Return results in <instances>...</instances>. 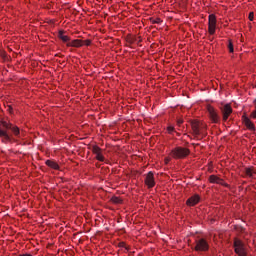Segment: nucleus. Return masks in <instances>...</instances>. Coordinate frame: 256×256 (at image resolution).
I'll list each match as a JSON object with an SVG mask.
<instances>
[{
    "mask_svg": "<svg viewBox=\"0 0 256 256\" xmlns=\"http://www.w3.org/2000/svg\"><path fill=\"white\" fill-rule=\"evenodd\" d=\"M191 127H192V131H193L195 137L201 135V126H200L199 121L193 120L191 122Z\"/></svg>",
    "mask_w": 256,
    "mask_h": 256,
    "instance_id": "9b49d317",
    "label": "nucleus"
},
{
    "mask_svg": "<svg viewBox=\"0 0 256 256\" xmlns=\"http://www.w3.org/2000/svg\"><path fill=\"white\" fill-rule=\"evenodd\" d=\"M45 165L50 167V169H54L55 171H59V164L53 160H46Z\"/></svg>",
    "mask_w": 256,
    "mask_h": 256,
    "instance_id": "f3484780",
    "label": "nucleus"
},
{
    "mask_svg": "<svg viewBox=\"0 0 256 256\" xmlns=\"http://www.w3.org/2000/svg\"><path fill=\"white\" fill-rule=\"evenodd\" d=\"M89 45H91V40H83V46L89 47Z\"/></svg>",
    "mask_w": 256,
    "mask_h": 256,
    "instance_id": "412c9836",
    "label": "nucleus"
},
{
    "mask_svg": "<svg viewBox=\"0 0 256 256\" xmlns=\"http://www.w3.org/2000/svg\"><path fill=\"white\" fill-rule=\"evenodd\" d=\"M254 17H255V14L253 12H250L248 16L249 21H253Z\"/></svg>",
    "mask_w": 256,
    "mask_h": 256,
    "instance_id": "5701e85b",
    "label": "nucleus"
},
{
    "mask_svg": "<svg viewBox=\"0 0 256 256\" xmlns=\"http://www.w3.org/2000/svg\"><path fill=\"white\" fill-rule=\"evenodd\" d=\"M92 153L95 155L97 161H100L101 163L105 161V156H103V150L99 146L94 145L92 147Z\"/></svg>",
    "mask_w": 256,
    "mask_h": 256,
    "instance_id": "1a4fd4ad",
    "label": "nucleus"
},
{
    "mask_svg": "<svg viewBox=\"0 0 256 256\" xmlns=\"http://www.w3.org/2000/svg\"><path fill=\"white\" fill-rule=\"evenodd\" d=\"M228 49H229L230 53H233V51H234V49H233V42L231 40H229Z\"/></svg>",
    "mask_w": 256,
    "mask_h": 256,
    "instance_id": "aec40b11",
    "label": "nucleus"
},
{
    "mask_svg": "<svg viewBox=\"0 0 256 256\" xmlns=\"http://www.w3.org/2000/svg\"><path fill=\"white\" fill-rule=\"evenodd\" d=\"M251 119H256V110L252 111L250 114Z\"/></svg>",
    "mask_w": 256,
    "mask_h": 256,
    "instance_id": "393cba45",
    "label": "nucleus"
},
{
    "mask_svg": "<svg viewBox=\"0 0 256 256\" xmlns=\"http://www.w3.org/2000/svg\"><path fill=\"white\" fill-rule=\"evenodd\" d=\"M242 121L246 129H248L249 131H255V124L251 121V119H249V117H247V115L244 114L242 116Z\"/></svg>",
    "mask_w": 256,
    "mask_h": 256,
    "instance_id": "9d476101",
    "label": "nucleus"
},
{
    "mask_svg": "<svg viewBox=\"0 0 256 256\" xmlns=\"http://www.w3.org/2000/svg\"><path fill=\"white\" fill-rule=\"evenodd\" d=\"M7 111H8V113H10V115H13V107L12 106H8Z\"/></svg>",
    "mask_w": 256,
    "mask_h": 256,
    "instance_id": "b1692460",
    "label": "nucleus"
},
{
    "mask_svg": "<svg viewBox=\"0 0 256 256\" xmlns=\"http://www.w3.org/2000/svg\"><path fill=\"white\" fill-rule=\"evenodd\" d=\"M67 47H83V40L81 39H74L66 44Z\"/></svg>",
    "mask_w": 256,
    "mask_h": 256,
    "instance_id": "4468645a",
    "label": "nucleus"
},
{
    "mask_svg": "<svg viewBox=\"0 0 256 256\" xmlns=\"http://www.w3.org/2000/svg\"><path fill=\"white\" fill-rule=\"evenodd\" d=\"M144 183L148 187V189H153V187H155V174L151 171L148 172L146 174Z\"/></svg>",
    "mask_w": 256,
    "mask_h": 256,
    "instance_id": "423d86ee",
    "label": "nucleus"
},
{
    "mask_svg": "<svg viewBox=\"0 0 256 256\" xmlns=\"http://www.w3.org/2000/svg\"><path fill=\"white\" fill-rule=\"evenodd\" d=\"M234 251L238 256H247V250L245 249V244L239 239L234 240Z\"/></svg>",
    "mask_w": 256,
    "mask_h": 256,
    "instance_id": "20e7f679",
    "label": "nucleus"
},
{
    "mask_svg": "<svg viewBox=\"0 0 256 256\" xmlns=\"http://www.w3.org/2000/svg\"><path fill=\"white\" fill-rule=\"evenodd\" d=\"M195 251H209V243L207 240L201 238L196 241Z\"/></svg>",
    "mask_w": 256,
    "mask_h": 256,
    "instance_id": "6e6552de",
    "label": "nucleus"
},
{
    "mask_svg": "<svg viewBox=\"0 0 256 256\" xmlns=\"http://www.w3.org/2000/svg\"><path fill=\"white\" fill-rule=\"evenodd\" d=\"M167 131H168V133L171 135V133H173V131H175V127H173V126H168V127H167Z\"/></svg>",
    "mask_w": 256,
    "mask_h": 256,
    "instance_id": "4be33fe9",
    "label": "nucleus"
},
{
    "mask_svg": "<svg viewBox=\"0 0 256 256\" xmlns=\"http://www.w3.org/2000/svg\"><path fill=\"white\" fill-rule=\"evenodd\" d=\"M58 39L63 41V43H70L71 42V38L69 36L65 35V31H63V30H59Z\"/></svg>",
    "mask_w": 256,
    "mask_h": 256,
    "instance_id": "2eb2a0df",
    "label": "nucleus"
},
{
    "mask_svg": "<svg viewBox=\"0 0 256 256\" xmlns=\"http://www.w3.org/2000/svg\"><path fill=\"white\" fill-rule=\"evenodd\" d=\"M9 130L12 131L14 137H17V139H23V137H25V132L19 129V127L7 121H2L0 123V139L2 143L11 142V136L9 132H7Z\"/></svg>",
    "mask_w": 256,
    "mask_h": 256,
    "instance_id": "f257e3e1",
    "label": "nucleus"
},
{
    "mask_svg": "<svg viewBox=\"0 0 256 256\" xmlns=\"http://www.w3.org/2000/svg\"><path fill=\"white\" fill-rule=\"evenodd\" d=\"M199 201H201V197H199V195H194V196H191L186 201V205H188V207H195V205H197V203H199Z\"/></svg>",
    "mask_w": 256,
    "mask_h": 256,
    "instance_id": "f8f14e48",
    "label": "nucleus"
},
{
    "mask_svg": "<svg viewBox=\"0 0 256 256\" xmlns=\"http://www.w3.org/2000/svg\"><path fill=\"white\" fill-rule=\"evenodd\" d=\"M217 29V16L215 14H210L208 16V33L209 35H215Z\"/></svg>",
    "mask_w": 256,
    "mask_h": 256,
    "instance_id": "39448f33",
    "label": "nucleus"
},
{
    "mask_svg": "<svg viewBox=\"0 0 256 256\" xmlns=\"http://www.w3.org/2000/svg\"><path fill=\"white\" fill-rule=\"evenodd\" d=\"M206 109H207L208 116H209L211 123L217 124L221 121L219 112H217V109H215V107H213L212 105H207Z\"/></svg>",
    "mask_w": 256,
    "mask_h": 256,
    "instance_id": "7ed1b4c3",
    "label": "nucleus"
},
{
    "mask_svg": "<svg viewBox=\"0 0 256 256\" xmlns=\"http://www.w3.org/2000/svg\"><path fill=\"white\" fill-rule=\"evenodd\" d=\"M112 203H116V204H120L123 203V200H121V198L114 196L111 198Z\"/></svg>",
    "mask_w": 256,
    "mask_h": 256,
    "instance_id": "6ab92c4d",
    "label": "nucleus"
},
{
    "mask_svg": "<svg viewBox=\"0 0 256 256\" xmlns=\"http://www.w3.org/2000/svg\"><path fill=\"white\" fill-rule=\"evenodd\" d=\"M177 125H178V127H181V125H183V119H178Z\"/></svg>",
    "mask_w": 256,
    "mask_h": 256,
    "instance_id": "a878e982",
    "label": "nucleus"
},
{
    "mask_svg": "<svg viewBox=\"0 0 256 256\" xmlns=\"http://www.w3.org/2000/svg\"><path fill=\"white\" fill-rule=\"evenodd\" d=\"M191 154V150L185 147L177 146L170 152V157L173 159H185V157H189Z\"/></svg>",
    "mask_w": 256,
    "mask_h": 256,
    "instance_id": "f03ea898",
    "label": "nucleus"
},
{
    "mask_svg": "<svg viewBox=\"0 0 256 256\" xmlns=\"http://www.w3.org/2000/svg\"><path fill=\"white\" fill-rule=\"evenodd\" d=\"M244 173L247 177H249L250 179H255V175H256V170L255 167L251 166V167H246L244 169Z\"/></svg>",
    "mask_w": 256,
    "mask_h": 256,
    "instance_id": "ddd939ff",
    "label": "nucleus"
},
{
    "mask_svg": "<svg viewBox=\"0 0 256 256\" xmlns=\"http://www.w3.org/2000/svg\"><path fill=\"white\" fill-rule=\"evenodd\" d=\"M171 161V158H165V163H169Z\"/></svg>",
    "mask_w": 256,
    "mask_h": 256,
    "instance_id": "bb28decb",
    "label": "nucleus"
},
{
    "mask_svg": "<svg viewBox=\"0 0 256 256\" xmlns=\"http://www.w3.org/2000/svg\"><path fill=\"white\" fill-rule=\"evenodd\" d=\"M150 21H151V23H153L154 25H155V24L159 25V24L163 23V20H161V18H151Z\"/></svg>",
    "mask_w": 256,
    "mask_h": 256,
    "instance_id": "a211bd4d",
    "label": "nucleus"
},
{
    "mask_svg": "<svg viewBox=\"0 0 256 256\" xmlns=\"http://www.w3.org/2000/svg\"><path fill=\"white\" fill-rule=\"evenodd\" d=\"M210 183H216L217 185H223L224 181L219 176L216 175H210L209 177Z\"/></svg>",
    "mask_w": 256,
    "mask_h": 256,
    "instance_id": "dca6fc26",
    "label": "nucleus"
},
{
    "mask_svg": "<svg viewBox=\"0 0 256 256\" xmlns=\"http://www.w3.org/2000/svg\"><path fill=\"white\" fill-rule=\"evenodd\" d=\"M221 113H222V119H223V121H227V119H229V117H230L231 114L233 113V108L231 107V104H225V105L221 108Z\"/></svg>",
    "mask_w": 256,
    "mask_h": 256,
    "instance_id": "0eeeda50",
    "label": "nucleus"
}]
</instances>
